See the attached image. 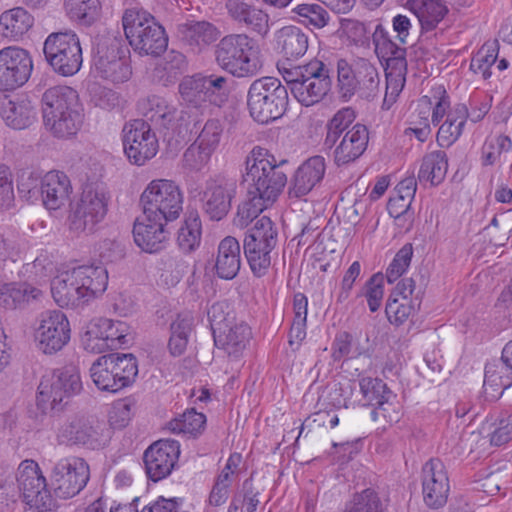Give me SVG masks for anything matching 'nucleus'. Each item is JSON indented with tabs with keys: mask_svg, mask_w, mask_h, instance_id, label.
<instances>
[{
	"mask_svg": "<svg viewBox=\"0 0 512 512\" xmlns=\"http://www.w3.org/2000/svg\"><path fill=\"white\" fill-rule=\"evenodd\" d=\"M216 63L231 75L242 78L256 75L262 68L261 51L248 34H229L215 47Z\"/></svg>",
	"mask_w": 512,
	"mask_h": 512,
	"instance_id": "3",
	"label": "nucleus"
},
{
	"mask_svg": "<svg viewBox=\"0 0 512 512\" xmlns=\"http://www.w3.org/2000/svg\"><path fill=\"white\" fill-rule=\"evenodd\" d=\"M42 115L44 127L54 137L75 136L84 121L77 91L68 86L47 89L42 96Z\"/></svg>",
	"mask_w": 512,
	"mask_h": 512,
	"instance_id": "2",
	"label": "nucleus"
},
{
	"mask_svg": "<svg viewBox=\"0 0 512 512\" xmlns=\"http://www.w3.org/2000/svg\"><path fill=\"white\" fill-rule=\"evenodd\" d=\"M95 70L99 77L113 83L126 82L132 74L125 51L117 41H113L105 50L98 51Z\"/></svg>",
	"mask_w": 512,
	"mask_h": 512,
	"instance_id": "24",
	"label": "nucleus"
},
{
	"mask_svg": "<svg viewBox=\"0 0 512 512\" xmlns=\"http://www.w3.org/2000/svg\"><path fill=\"white\" fill-rule=\"evenodd\" d=\"M54 269V263L47 252L41 253L36 259L25 265L26 273L33 275L37 281L47 278Z\"/></svg>",
	"mask_w": 512,
	"mask_h": 512,
	"instance_id": "62",
	"label": "nucleus"
},
{
	"mask_svg": "<svg viewBox=\"0 0 512 512\" xmlns=\"http://www.w3.org/2000/svg\"><path fill=\"white\" fill-rule=\"evenodd\" d=\"M111 195L102 183H89L83 188L79 201L71 207L73 222L99 224L108 212Z\"/></svg>",
	"mask_w": 512,
	"mask_h": 512,
	"instance_id": "19",
	"label": "nucleus"
},
{
	"mask_svg": "<svg viewBox=\"0 0 512 512\" xmlns=\"http://www.w3.org/2000/svg\"><path fill=\"white\" fill-rule=\"evenodd\" d=\"M307 297L302 293L294 295V317L289 331V345L295 350L300 347L306 338Z\"/></svg>",
	"mask_w": 512,
	"mask_h": 512,
	"instance_id": "45",
	"label": "nucleus"
},
{
	"mask_svg": "<svg viewBox=\"0 0 512 512\" xmlns=\"http://www.w3.org/2000/svg\"><path fill=\"white\" fill-rule=\"evenodd\" d=\"M277 47L286 59H298L305 55L309 46L308 35L299 27L284 26L275 33Z\"/></svg>",
	"mask_w": 512,
	"mask_h": 512,
	"instance_id": "35",
	"label": "nucleus"
},
{
	"mask_svg": "<svg viewBox=\"0 0 512 512\" xmlns=\"http://www.w3.org/2000/svg\"><path fill=\"white\" fill-rule=\"evenodd\" d=\"M356 94L365 100H373L379 94L380 76L375 65L367 59L357 60Z\"/></svg>",
	"mask_w": 512,
	"mask_h": 512,
	"instance_id": "42",
	"label": "nucleus"
},
{
	"mask_svg": "<svg viewBox=\"0 0 512 512\" xmlns=\"http://www.w3.org/2000/svg\"><path fill=\"white\" fill-rule=\"evenodd\" d=\"M385 77H386V90L382 103V109L388 110L391 106L396 102L397 97L401 93L407 74V67H402V64L393 69H386Z\"/></svg>",
	"mask_w": 512,
	"mask_h": 512,
	"instance_id": "49",
	"label": "nucleus"
},
{
	"mask_svg": "<svg viewBox=\"0 0 512 512\" xmlns=\"http://www.w3.org/2000/svg\"><path fill=\"white\" fill-rule=\"evenodd\" d=\"M512 386V368L504 358V350L502 349L501 357L492 360L485 365L484 388L487 391L491 389L501 395L504 390Z\"/></svg>",
	"mask_w": 512,
	"mask_h": 512,
	"instance_id": "38",
	"label": "nucleus"
},
{
	"mask_svg": "<svg viewBox=\"0 0 512 512\" xmlns=\"http://www.w3.org/2000/svg\"><path fill=\"white\" fill-rule=\"evenodd\" d=\"M81 389V378L74 367L46 371L38 385L37 405L44 411H60Z\"/></svg>",
	"mask_w": 512,
	"mask_h": 512,
	"instance_id": "9",
	"label": "nucleus"
},
{
	"mask_svg": "<svg viewBox=\"0 0 512 512\" xmlns=\"http://www.w3.org/2000/svg\"><path fill=\"white\" fill-rule=\"evenodd\" d=\"M62 435L71 444L96 450L109 443L111 428L93 416L75 415L63 426Z\"/></svg>",
	"mask_w": 512,
	"mask_h": 512,
	"instance_id": "17",
	"label": "nucleus"
},
{
	"mask_svg": "<svg viewBox=\"0 0 512 512\" xmlns=\"http://www.w3.org/2000/svg\"><path fill=\"white\" fill-rule=\"evenodd\" d=\"M47 63L58 75H75L82 66L83 54L80 39L73 31L53 32L43 44Z\"/></svg>",
	"mask_w": 512,
	"mask_h": 512,
	"instance_id": "11",
	"label": "nucleus"
},
{
	"mask_svg": "<svg viewBox=\"0 0 512 512\" xmlns=\"http://www.w3.org/2000/svg\"><path fill=\"white\" fill-rule=\"evenodd\" d=\"M413 257V246L405 244L394 256L386 269V278L389 283L397 281L409 268Z\"/></svg>",
	"mask_w": 512,
	"mask_h": 512,
	"instance_id": "55",
	"label": "nucleus"
},
{
	"mask_svg": "<svg viewBox=\"0 0 512 512\" xmlns=\"http://www.w3.org/2000/svg\"><path fill=\"white\" fill-rule=\"evenodd\" d=\"M18 488L24 501L39 512L51 511L54 499L47 489L46 479L34 460H24L17 471Z\"/></svg>",
	"mask_w": 512,
	"mask_h": 512,
	"instance_id": "16",
	"label": "nucleus"
},
{
	"mask_svg": "<svg viewBox=\"0 0 512 512\" xmlns=\"http://www.w3.org/2000/svg\"><path fill=\"white\" fill-rule=\"evenodd\" d=\"M375 53L384 70L393 69L395 65L407 67L406 49L392 41L389 32L382 24H377L372 35Z\"/></svg>",
	"mask_w": 512,
	"mask_h": 512,
	"instance_id": "30",
	"label": "nucleus"
},
{
	"mask_svg": "<svg viewBox=\"0 0 512 512\" xmlns=\"http://www.w3.org/2000/svg\"><path fill=\"white\" fill-rule=\"evenodd\" d=\"M143 214L151 224H163L178 219L183 210V195L173 181L152 180L141 195Z\"/></svg>",
	"mask_w": 512,
	"mask_h": 512,
	"instance_id": "6",
	"label": "nucleus"
},
{
	"mask_svg": "<svg viewBox=\"0 0 512 512\" xmlns=\"http://www.w3.org/2000/svg\"><path fill=\"white\" fill-rule=\"evenodd\" d=\"M139 112L150 122L165 126L173 118L174 108L160 96L151 95L138 101Z\"/></svg>",
	"mask_w": 512,
	"mask_h": 512,
	"instance_id": "44",
	"label": "nucleus"
},
{
	"mask_svg": "<svg viewBox=\"0 0 512 512\" xmlns=\"http://www.w3.org/2000/svg\"><path fill=\"white\" fill-rule=\"evenodd\" d=\"M72 270L88 302L105 292L108 285V272L104 267L83 265L74 267Z\"/></svg>",
	"mask_w": 512,
	"mask_h": 512,
	"instance_id": "34",
	"label": "nucleus"
},
{
	"mask_svg": "<svg viewBox=\"0 0 512 512\" xmlns=\"http://www.w3.org/2000/svg\"><path fill=\"white\" fill-rule=\"evenodd\" d=\"M293 12L304 18L306 25H311L316 29L324 28L330 21L329 13L326 9L316 3H304L296 6Z\"/></svg>",
	"mask_w": 512,
	"mask_h": 512,
	"instance_id": "54",
	"label": "nucleus"
},
{
	"mask_svg": "<svg viewBox=\"0 0 512 512\" xmlns=\"http://www.w3.org/2000/svg\"><path fill=\"white\" fill-rule=\"evenodd\" d=\"M415 310L416 307L412 299L396 297L394 294H390L385 307L388 320L397 326L403 324Z\"/></svg>",
	"mask_w": 512,
	"mask_h": 512,
	"instance_id": "51",
	"label": "nucleus"
},
{
	"mask_svg": "<svg viewBox=\"0 0 512 512\" xmlns=\"http://www.w3.org/2000/svg\"><path fill=\"white\" fill-rule=\"evenodd\" d=\"M89 478L88 463L76 456L60 459L51 472L54 493L62 499H69L79 494L87 485Z\"/></svg>",
	"mask_w": 512,
	"mask_h": 512,
	"instance_id": "14",
	"label": "nucleus"
},
{
	"mask_svg": "<svg viewBox=\"0 0 512 512\" xmlns=\"http://www.w3.org/2000/svg\"><path fill=\"white\" fill-rule=\"evenodd\" d=\"M123 148L128 161L143 166L153 159L159 151V142L150 124L135 119L123 128Z\"/></svg>",
	"mask_w": 512,
	"mask_h": 512,
	"instance_id": "13",
	"label": "nucleus"
},
{
	"mask_svg": "<svg viewBox=\"0 0 512 512\" xmlns=\"http://www.w3.org/2000/svg\"><path fill=\"white\" fill-rule=\"evenodd\" d=\"M71 328L67 316L60 310L40 314L34 331L36 347L45 355H54L70 341Z\"/></svg>",
	"mask_w": 512,
	"mask_h": 512,
	"instance_id": "12",
	"label": "nucleus"
},
{
	"mask_svg": "<svg viewBox=\"0 0 512 512\" xmlns=\"http://www.w3.org/2000/svg\"><path fill=\"white\" fill-rule=\"evenodd\" d=\"M358 384L362 395L361 401H363L364 405L374 406L376 403H381L380 401L384 399V397L392 396V392L389 390L386 383L379 378L360 376Z\"/></svg>",
	"mask_w": 512,
	"mask_h": 512,
	"instance_id": "48",
	"label": "nucleus"
},
{
	"mask_svg": "<svg viewBox=\"0 0 512 512\" xmlns=\"http://www.w3.org/2000/svg\"><path fill=\"white\" fill-rule=\"evenodd\" d=\"M132 233L135 244L146 253L162 250L170 235L166 226H133Z\"/></svg>",
	"mask_w": 512,
	"mask_h": 512,
	"instance_id": "43",
	"label": "nucleus"
},
{
	"mask_svg": "<svg viewBox=\"0 0 512 512\" xmlns=\"http://www.w3.org/2000/svg\"><path fill=\"white\" fill-rule=\"evenodd\" d=\"M357 61L351 66L345 59L337 62V87L340 97L348 101L356 94Z\"/></svg>",
	"mask_w": 512,
	"mask_h": 512,
	"instance_id": "50",
	"label": "nucleus"
},
{
	"mask_svg": "<svg viewBox=\"0 0 512 512\" xmlns=\"http://www.w3.org/2000/svg\"><path fill=\"white\" fill-rule=\"evenodd\" d=\"M34 17L23 7H14L0 15V31L5 38L18 41L33 27Z\"/></svg>",
	"mask_w": 512,
	"mask_h": 512,
	"instance_id": "37",
	"label": "nucleus"
},
{
	"mask_svg": "<svg viewBox=\"0 0 512 512\" xmlns=\"http://www.w3.org/2000/svg\"><path fill=\"white\" fill-rule=\"evenodd\" d=\"M279 71L287 83L292 95H294L295 89L301 85V83L304 81V77H306L308 74L310 75L309 71H312L311 61L305 65L282 67L279 68Z\"/></svg>",
	"mask_w": 512,
	"mask_h": 512,
	"instance_id": "61",
	"label": "nucleus"
},
{
	"mask_svg": "<svg viewBox=\"0 0 512 512\" xmlns=\"http://www.w3.org/2000/svg\"><path fill=\"white\" fill-rule=\"evenodd\" d=\"M287 164L288 160H277L267 149L255 146L246 157L243 174L249 195L263 203H274L287 184Z\"/></svg>",
	"mask_w": 512,
	"mask_h": 512,
	"instance_id": "1",
	"label": "nucleus"
},
{
	"mask_svg": "<svg viewBox=\"0 0 512 512\" xmlns=\"http://www.w3.org/2000/svg\"><path fill=\"white\" fill-rule=\"evenodd\" d=\"M411 203L400 196H393L387 203L388 213L394 220L412 223L415 212L411 209Z\"/></svg>",
	"mask_w": 512,
	"mask_h": 512,
	"instance_id": "57",
	"label": "nucleus"
},
{
	"mask_svg": "<svg viewBox=\"0 0 512 512\" xmlns=\"http://www.w3.org/2000/svg\"><path fill=\"white\" fill-rule=\"evenodd\" d=\"M240 244L236 238L227 236L218 245L215 271L219 278L234 279L241 266Z\"/></svg>",
	"mask_w": 512,
	"mask_h": 512,
	"instance_id": "33",
	"label": "nucleus"
},
{
	"mask_svg": "<svg viewBox=\"0 0 512 512\" xmlns=\"http://www.w3.org/2000/svg\"><path fill=\"white\" fill-rule=\"evenodd\" d=\"M228 78L217 74L196 73L185 76L178 90L182 102L192 108H202L207 104L221 107L229 96Z\"/></svg>",
	"mask_w": 512,
	"mask_h": 512,
	"instance_id": "10",
	"label": "nucleus"
},
{
	"mask_svg": "<svg viewBox=\"0 0 512 512\" xmlns=\"http://www.w3.org/2000/svg\"><path fill=\"white\" fill-rule=\"evenodd\" d=\"M278 242L274 226H253L245 236L243 249L254 276H264L271 265V252Z\"/></svg>",
	"mask_w": 512,
	"mask_h": 512,
	"instance_id": "15",
	"label": "nucleus"
},
{
	"mask_svg": "<svg viewBox=\"0 0 512 512\" xmlns=\"http://www.w3.org/2000/svg\"><path fill=\"white\" fill-rule=\"evenodd\" d=\"M369 131L363 124H355L347 130L333 146L335 164L340 167L348 165L359 159L367 149Z\"/></svg>",
	"mask_w": 512,
	"mask_h": 512,
	"instance_id": "25",
	"label": "nucleus"
},
{
	"mask_svg": "<svg viewBox=\"0 0 512 512\" xmlns=\"http://www.w3.org/2000/svg\"><path fill=\"white\" fill-rule=\"evenodd\" d=\"M326 171L325 159L313 156L302 163L296 170L289 188L291 197L307 195L324 177Z\"/></svg>",
	"mask_w": 512,
	"mask_h": 512,
	"instance_id": "29",
	"label": "nucleus"
},
{
	"mask_svg": "<svg viewBox=\"0 0 512 512\" xmlns=\"http://www.w3.org/2000/svg\"><path fill=\"white\" fill-rule=\"evenodd\" d=\"M311 70L304 81L295 89L294 97L303 106L309 107L319 103L331 88V78L328 66L318 60L311 61Z\"/></svg>",
	"mask_w": 512,
	"mask_h": 512,
	"instance_id": "23",
	"label": "nucleus"
},
{
	"mask_svg": "<svg viewBox=\"0 0 512 512\" xmlns=\"http://www.w3.org/2000/svg\"><path fill=\"white\" fill-rule=\"evenodd\" d=\"M125 36L140 55L157 57L166 51L168 37L164 28L148 12L131 8L122 16Z\"/></svg>",
	"mask_w": 512,
	"mask_h": 512,
	"instance_id": "4",
	"label": "nucleus"
},
{
	"mask_svg": "<svg viewBox=\"0 0 512 512\" xmlns=\"http://www.w3.org/2000/svg\"><path fill=\"white\" fill-rule=\"evenodd\" d=\"M225 301L212 304L208 318L213 330L215 346L230 359L238 360L246 349L251 337V328L243 321H236Z\"/></svg>",
	"mask_w": 512,
	"mask_h": 512,
	"instance_id": "5",
	"label": "nucleus"
},
{
	"mask_svg": "<svg viewBox=\"0 0 512 512\" xmlns=\"http://www.w3.org/2000/svg\"><path fill=\"white\" fill-rule=\"evenodd\" d=\"M131 408H132V403L129 402L128 400H122V401L117 402L113 406V408L109 414L110 426H112L113 428H118V429L124 428L131 419V416H132Z\"/></svg>",
	"mask_w": 512,
	"mask_h": 512,
	"instance_id": "63",
	"label": "nucleus"
},
{
	"mask_svg": "<svg viewBox=\"0 0 512 512\" xmlns=\"http://www.w3.org/2000/svg\"><path fill=\"white\" fill-rule=\"evenodd\" d=\"M43 298V291L27 282L0 284V307L5 309L24 308Z\"/></svg>",
	"mask_w": 512,
	"mask_h": 512,
	"instance_id": "32",
	"label": "nucleus"
},
{
	"mask_svg": "<svg viewBox=\"0 0 512 512\" xmlns=\"http://www.w3.org/2000/svg\"><path fill=\"white\" fill-rule=\"evenodd\" d=\"M224 132L223 122L216 118L208 119L195 142L213 153L217 150Z\"/></svg>",
	"mask_w": 512,
	"mask_h": 512,
	"instance_id": "53",
	"label": "nucleus"
},
{
	"mask_svg": "<svg viewBox=\"0 0 512 512\" xmlns=\"http://www.w3.org/2000/svg\"><path fill=\"white\" fill-rule=\"evenodd\" d=\"M33 61L29 52L18 46L0 50V91H11L23 86L30 78Z\"/></svg>",
	"mask_w": 512,
	"mask_h": 512,
	"instance_id": "18",
	"label": "nucleus"
},
{
	"mask_svg": "<svg viewBox=\"0 0 512 512\" xmlns=\"http://www.w3.org/2000/svg\"><path fill=\"white\" fill-rule=\"evenodd\" d=\"M247 106L251 117L261 124L280 118L288 106L287 88L273 77H262L249 87Z\"/></svg>",
	"mask_w": 512,
	"mask_h": 512,
	"instance_id": "7",
	"label": "nucleus"
},
{
	"mask_svg": "<svg viewBox=\"0 0 512 512\" xmlns=\"http://www.w3.org/2000/svg\"><path fill=\"white\" fill-rule=\"evenodd\" d=\"M448 171L447 154L442 150H436L424 155L418 172L420 182L430 183L431 186L441 184Z\"/></svg>",
	"mask_w": 512,
	"mask_h": 512,
	"instance_id": "39",
	"label": "nucleus"
},
{
	"mask_svg": "<svg viewBox=\"0 0 512 512\" xmlns=\"http://www.w3.org/2000/svg\"><path fill=\"white\" fill-rule=\"evenodd\" d=\"M468 116V109L463 104L455 106L448 113L445 122L439 127L437 133V142L441 147H450L459 139Z\"/></svg>",
	"mask_w": 512,
	"mask_h": 512,
	"instance_id": "40",
	"label": "nucleus"
},
{
	"mask_svg": "<svg viewBox=\"0 0 512 512\" xmlns=\"http://www.w3.org/2000/svg\"><path fill=\"white\" fill-rule=\"evenodd\" d=\"M201 238V226H180L177 232V244L184 253L196 250L200 246Z\"/></svg>",
	"mask_w": 512,
	"mask_h": 512,
	"instance_id": "56",
	"label": "nucleus"
},
{
	"mask_svg": "<svg viewBox=\"0 0 512 512\" xmlns=\"http://www.w3.org/2000/svg\"><path fill=\"white\" fill-rule=\"evenodd\" d=\"M180 456V444L174 439H160L144 452L143 462L148 479L158 482L174 470Z\"/></svg>",
	"mask_w": 512,
	"mask_h": 512,
	"instance_id": "20",
	"label": "nucleus"
},
{
	"mask_svg": "<svg viewBox=\"0 0 512 512\" xmlns=\"http://www.w3.org/2000/svg\"><path fill=\"white\" fill-rule=\"evenodd\" d=\"M14 202L13 176L6 165H0V209H8Z\"/></svg>",
	"mask_w": 512,
	"mask_h": 512,
	"instance_id": "60",
	"label": "nucleus"
},
{
	"mask_svg": "<svg viewBox=\"0 0 512 512\" xmlns=\"http://www.w3.org/2000/svg\"><path fill=\"white\" fill-rule=\"evenodd\" d=\"M228 18L238 27L266 37L271 29L270 15L261 6L249 0H226Z\"/></svg>",
	"mask_w": 512,
	"mask_h": 512,
	"instance_id": "21",
	"label": "nucleus"
},
{
	"mask_svg": "<svg viewBox=\"0 0 512 512\" xmlns=\"http://www.w3.org/2000/svg\"><path fill=\"white\" fill-rule=\"evenodd\" d=\"M178 36L193 51L200 52L220 37V31L210 22L191 21L179 25Z\"/></svg>",
	"mask_w": 512,
	"mask_h": 512,
	"instance_id": "31",
	"label": "nucleus"
},
{
	"mask_svg": "<svg viewBox=\"0 0 512 512\" xmlns=\"http://www.w3.org/2000/svg\"><path fill=\"white\" fill-rule=\"evenodd\" d=\"M206 424V416L196 412L195 409H188L179 417L171 420L168 429L173 433L198 435L202 433Z\"/></svg>",
	"mask_w": 512,
	"mask_h": 512,
	"instance_id": "47",
	"label": "nucleus"
},
{
	"mask_svg": "<svg viewBox=\"0 0 512 512\" xmlns=\"http://www.w3.org/2000/svg\"><path fill=\"white\" fill-rule=\"evenodd\" d=\"M183 502L182 498H165L159 496L154 502L146 505L140 512H188L182 510Z\"/></svg>",
	"mask_w": 512,
	"mask_h": 512,
	"instance_id": "64",
	"label": "nucleus"
},
{
	"mask_svg": "<svg viewBox=\"0 0 512 512\" xmlns=\"http://www.w3.org/2000/svg\"><path fill=\"white\" fill-rule=\"evenodd\" d=\"M383 294V279L380 275L375 274L366 282V291L364 293L371 312H376L380 308Z\"/></svg>",
	"mask_w": 512,
	"mask_h": 512,
	"instance_id": "59",
	"label": "nucleus"
},
{
	"mask_svg": "<svg viewBox=\"0 0 512 512\" xmlns=\"http://www.w3.org/2000/svg\"><path fill=\"white\" fill-rule=\"evenodd\" d=\"M213 152L194 141L182 156V166L189 172L203 170L209 163Z\"/></svg>",
	"mask_w": 512,
	"mask_h": 512,
	"instance_id": "52",
	"label": "nucleus"
},
{
	"mask_svg": "<svg viewBox=\"0 0 512 512\" xmlns=\"http://www.w3.org/2000/svg\"><path fill=\"white\" fill-rule=\"evenodd\" d=\"M355 117V112L352 108L346 107L337 111L326 125L327 133L324 142L325 145L332 148L340 137L349 130Z\"/></svg>",
	"mask_w": 512,
	"mask_h": 512,
	"instance_id": "46",
	"label": "nucleus"
},
{
	"mask_svg": "<svg viewBox=\"0 0 512 512\" xmlns=\"http://www.w3.org/2000/svg\"><path fill=\"white\" fill-rule=\"evenodd\" d=\"M236 192V182L217 179L208 182L204 192V209L211 221H221L231 207Z\"/></svg>",
	"mask_w": 512,
	"mask_h": 512,
	"instance_id": "26",
	"label": "nucleus"
},
{
	"mask_svg": "<svg viewBox=\"0 0 512 512\" xmlns=\"http://www.w3.org/2000/svg\"><path fill=\"white\" fill-rule=\"evenodd\" d=\"M51 295L61 308H78L89 303L72 269L63 271L53 278Z\"/></svg>",
	"mask_w": 512,
	"mask_h": 512,
	"instance_id": "28",
	"label": "nucleus"
},
{
	"mask_svg": "<svg viewBox=\"0 0 512 512\" xmlns=\"http://www.w3.org/2000/svg\"><path fill=\"white\" fill-rule=\"evenodd\" d=\"M36 114V109L29 100H9L1 108V115L6 124L18 130L29 127L35 121Z\"/></svg>",
	"mask_w": 512,
	"mask_h": 512,
	"instance_id": "41",
	"label": "nucleus"
},
{
	"mask_svg": "<svg viewBox=\"0 0 512 512\" xmlns=\"http://www.w3.org/2000/svg\"><path fill=\"white\" fill-rule=\"evenodd\" d=\"M450 491L449 477L440 459H430L422 467V494L424 503L431 509L442 508Z\"/></svg>",
	"mask_w": 512,
	"mask_h": 512,
	"instance_id": "22",
	"label": "nucleus"
},
{
	"mask_svg": "<svg viewBox=\"0 0 512 512\" xmlns=\"http://www.w3.org/2000/svg\"><path fill=\"white\" fill-rule=\"evenodd\" d=\"M138 374L136 357L131 353L100 356L90 367V377L101 391L111 393L130 386Z\"/></svg>",
	"mask_w": 512,
	"mask_h": 512,
	"instance_id": "8",
	"label": "nucleus"
},
{
	"mask_svg": "<svg viewBox=\"0 0 512 512\" xmlns=\"http://www.w3.org/2000/svg\"><path fill=\"white\" fill-rule=\"evenodd\" d=\"M41 197L47 210H58L69 201L73 191L69 177L62 171L52 170L41 179Z\"/></svg>",
	"mask_w": 512,
	"mask_h": 512,
	"instance_id": "27",
	"label": "nucleus"
},
{
	"mask_svg": "<svg viewBox=\"0 0 512 512\" xmlns=\"http://www.w3.org/2000/svg\"><path fill=\"white\" fill-rule=\"evenodd\" d=\"M99 0H65V7L72 17L91 20L98 8Z\"/></svg>",
	"mask_w": 512,
	"mask_h": 512,
	"instance_id": "58",
	"label": "nucleus"
},
{
	"mask_svg": "<svg viewBox=\"0 0 512 512\" xmlns=\"http://www.w3.org/2000/svg\"><path fill=\"white\" fill-rule=\"evenodd\" d=\"M405 7L418 18L425 31L435 29L448 13L447 6L441 0H407Z\"/></svg>",
	"mask_w": 512,
	"mask_h": 512,
	"instance_id": "36",
	"label": "nucleus"
}]
</instances>
